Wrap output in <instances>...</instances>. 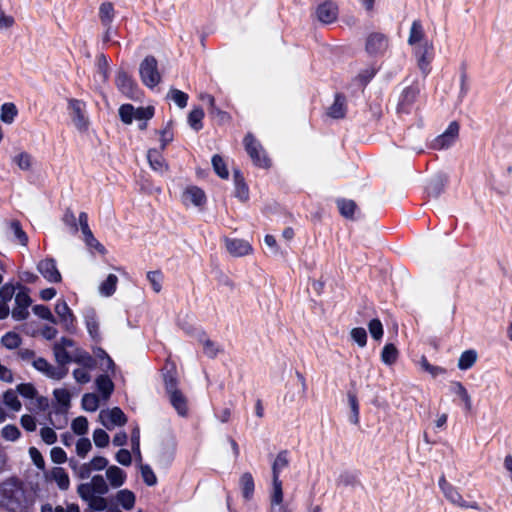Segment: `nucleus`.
Segmentation results:
<instances>
[{"instance_id": "f257e3e1", "label": "nucleus", "mask_w": 512, "mask_h": 512, "mask_svg": "<svg viewBox=\"0 0 512 512\" xmlns=\"http://www.w3.org/2000/svg\"><path fill=\"white\" fill-rule=\"evenodd\" d=\"M0 503L8 512H27L29 502L21 482L9 478L0 483Z\"/></svg>"}, {"instance_id": "f03ea898", "label": "nucleus", "mask_w": 512, "mask_h": 512, "mask_svg": "<svg viewBox=\"0 0 512 512\" xmlns=\"http://www.w3.org/2000/svg\"><path fill=\"white\" fill-rule=\"evenodd\" d=\"M71 360L72 359L69 357V354H57V366L49 364L43 358L36 359L33 362V365L37 370L45 373L48 377L59 380L63 378L67 373V370L64 367L65 363Z\"/></svg>"}, {"instance_id": "7ed1b4c3", "label": "nucleus", "mask_w": 512, "mask_h": 512, "mask_svg": "<svg viewBox=\"0 0 512 512\" xmlns=\"http://www.w3.org/2000/svg\"><path fill=\"white\" fill-rule=\"evenodd\" d=\"M68 113L75 128L80 132L88 130L90 121L86 113L85 102L71 98L68 100Z\"/></svg>"}, {"instance_id": "20e7f679", "label": "nucleus", "mask_w": 512, "mask_h": 512, "mask_svg": "<svg viewBox=\"0 0 512 512\" xmlns=\"http://www.w3.org/2000/svg\"><path fill=\"white\" fill-rule=\"evenodd\" d=\"M244 147L253 163L261 168H268L270 160L260 142L252 134H247L243 140Z\"/></svg>"}, {"instance_id": "39448f33", "label": "nucleus", "mask_w": 512, "mask_h": 512, "mask_svg": "<svg viewBox=\"0 0 512 512\" xmlns=\"http://www.w3.org/2000/svg\"><path fill=\"white\" fill-rule=\"evenodd\" d=\"M413 56L416 59L417 66L424 76L431 71V63L434 59V45L432 42L412 48Z\"/></svg>"}, {"instance_id": "423d86ee", "label": "nucleus", "mask_w": 512, "mask_h": 512, "mask_svg": "<svg viewBox=\"0 0 512 512\" xmlns=\"http://www.w3.org/2000/svg\"><path fill=\"white\" fill-rule=\"evenodd\" d=\"M139 72L143 84L149 88L155 87L161 80L157 60L152 56H148L142 61Z\"/></svg>"}, {"instance_id": "0eeeda50", "label": "nucleus", "mask_w": 512, "mask_h": 512, "mask_svg": "<svg viewBox=\"0 0 512 512\" xmlns=\"http://www.w3.org/2000/svg\"><path fill=\"white\" fill-rule=\"evenodd\" d=\"M98 420L108 430L124 426L128 421L126 415L119 407L101 410Z\"/></svg>"}, {"instance_id": "6e6552de", "label": "nucleus", "mask_w": 512, "mask_h": 512, "mask_svg": "<svg viewBox=\"0 0 512 512\" xmlns=\"http://www.w3.org/2000/svg\"><path fill=\"white\" fill-rule=\"evenodd\" d=\"M78 220L81 232L83 234V240L86 246L92 252L96 251L101 255H105L107 252L106 248L94 237L93 232L89 227L88 214L86 212H81L78 216Z\"/></svg>"}, {"instance_id": "1a4fd4ad", "label": "nucleus", "mask_w": 512, "mask_h": 512, "mask_svg": "<svg viewBox=\"0 0 512 512\" xmlns=\"http://www.w3.org/2000/svg\"><path fill=\"white\" fill-rule=\"evenodd\" d=\"M166 390L169 394V399L173 407L177 410L178 414L185 416L187 414V400L180 390L176 387V381L173 378L166 380Z\"/></svg>"}, {"instance_id": "9d476101", "label": "nucleus", "mask_w": 512, "mask_h": 512, "mask_svg": "<svg viewBox=\"0 0 512 512\" xmlns=\"http://www.w3.org/2000/svg\"><path fill=\"white\" fill-rule=\"evenodd\" d=\"M109 492V485L102 475H94L89 482L77 487L78 494L105 495Z\"/></svg>"}, {"instance_id": "9b49d317", "label": "nucleus", "mask_w": 512, "mask_h": 512, "mask_svg": "<svg viewBox=\"0 0 512 512\" xmlns=\"http://www.w3.org/2000/svg\"><path fill=\"white\" fill-rule=\"evenodd\" d=\"M31 302V298L26 290L22 289L16 293L15 306L11 311L12 318L17 321L26 319L29 315L28 309Z\"/></svg>"}, {"instance_id": "f8f14e48", "label": "nucleus", "mask_w": 512, "mask_h": 512, "mask_svg": "<svg viewBox=\"0 0 512 512\" xmlns=\"http://www.w3.org/2000/svg\"><path fill=\"white\" fill-rule=\"evenodd\" d=\"M39 273L50 283H59L62 280L56 262L52 258H45L37 265Z\"/></svg>"}, {"instance_id": "ddd939ff", "label": "nucleus", "mask_w": 512, "mask_h": 512, "mask_svg": "<svg viewBox=\"0 0 512 512\" xmlns=\"http://www.w3.org/2000/svg\"><path fill=\"white\" fill-rule=\"evenodd\" d=\"M459 125L457 122H451L443 134L438 136L433 142V148L446 149L450 147L458 138Z\"/></svg>"}, {"instance_id": "4468645a", "label": "nucleus", "mask_w": 512, "mask_h": 512, "mask_svg": "<svg viewBox=\"0 0 512 512\" xmlns=\"http://www.w3.org/2000/svg\"><path fill=\"white\" fill-rule=\"evenodd\" d=\"M439 486L441 488V490L443 491V493L445 494L446 498L451 501L453 504H457L461 507H468V508H471V509H478V504L477 503H471V504H468L466 503L462 496L459 494V492L452 486L450 485L446 479L444 477H442L439 481Z\"/></svg>"}, {"instance_id": "2eb2a0df", "label": "nucleus", "mask_w": 512, "mask_h": 512, "mask_svg": "<svg viewBox=\"0 0 512 512\" xmlns=\"http://www.w3.org/2000/svg\"><path fill=\"white\" fill-rule=\"evenodd\" d=\"M225 247L227 251L234 257H243L253 252L251 244L243 239L226 238Z\"/></svg>"}, {"instance_id": "dca6fc26", "label": "nucleus", "mask_w": 512, "mask_h": 512, "mask_svg": "<svg viewBox=\"0 0 512 512\" xmlns=\"http://www.w3.org/2000/svg\"><path fill=\"white\" fill-rule=\"evenodd\" d=\"M388 49L387 38L380 33L370 34L366 42V50L371 55H382Z\"/></svg>"}, {"instance_id": "f3484780", "label": "nucleus", "mask_w": 512, "mask_h": 512, "mask_svg": "<svg viewBox=\"0 0 512 512\" xmlns=\"http://www.w3.org/2000/svg\"><path fill=\"white\" fill-rule=\"evenodd\" d=\"M182 201L185 205L192 204L196 207H202L206 203L205 192L197 186H188L182 194Z\"/></svg>"}, {"instance_id": "a211bd4d", "label": "nucleus", "mask_w": 512, "mask_h": 512, "mask_svg": "<svg viewBox=\"0 0 512 512\" xmlns=\"http://www.w3.org/2000/svg\"><path fill=\"white\" fill-rule=\"evenodd\" d=\"M55 313L59 318V322L67 329L74 326L75 317L72 310L64 300H57L55 305Z\"/></svg>"}, {"instance_id": "6ab92c4d", "label": "nucleus", "mask_w": 512, "mask_h": 512, "mask_svg": "<svg viewBox=\"0 0 512 512\" xmlns=\"http://www.w3.org/2000/svg\"><path fill=\"white\" fill-rule=\"evenodd\" d=\"M74 361L85 366L74 370L73 376L75 380L81 384L88 383L91 378L87 368H93L97 364V361L92 360L90 357L86 358L83 356L77 357Z\"/></svg>"}, {"instance_id": "aec40b11", "label": "nucleus", "mask_w": 512, "mask_h": 512, "mask_svg": "<svg viewBox=\"0 0 512 512\" xmlns=\"http://www.w3.org/2000/svg\"><path fill=\"white\" fill-rule=\"evenodd\" d=\"M116 85L126 96L135 98L137 96V87L133 79L126 72H119L116 76Z\"/></svg>"}, {"instance_id": "412c9836", "label": "nucleus", "mask_w": 512, "mask_h": 512, "mask_svg": "<svg viewBox=\"0 0 512 512\" xmlns=\"http://www.w3.org/2000/svg\"><path fill=\"white\" fill-rule=\"evenodd\" d=\"M430 41L427 39L425 30L420 21L415 20L410 28L408 44L414 48L415 46L423 45L424 43H429Z\"/></svg>"}, {"instance_id": "4be33fe9", "label": "nucleus", "mask_w": 512, "mask_h": 512, "mask_svg": "<svg viewBox=\"0 0 512 512\" xmlns=\"http://www.w3.org/2000/svg\"><path fill=\"white\" fill-rule=\"evenodd\" d=\"M95 386L98 395L102 398L103 403H107L114 391V383L106 375H100L95 379Z\"/></svg>"}, {"instance_id": "5701e85b", "label": "nucleus", "mask_w": 512, "mask_h": 512, "mask_svg": "<svg viewBox=\"0 0 512 512\" xmlns=\"http://www.w3.org/2000/svg\"><path fill=\"white\" fill-rule=\"evenodd\" d=\"M47 480L54 481L59 489L67 490L70 486V479L62 467H54L45 475Z\"/></svg>"}, {"instance_id": "b1692460", "label": "nucleus", "mask_w": 512, "mask_h": 512, "mask_svg": "<svg viewBox=\"0 0 512 512\" xmlns=\"http://www.w3.org/2000/svg\"><path fill=\"white\" fill-rule=\"evenodd\" d=\"M337 15L338 8L334 3L325 2L317 8V17L323 23H332L336 20Z\"/></svg>"}, {"instance_id": "393cba45", "label": "nucleus", "mask_w": 512, "mask_h": 512, "mask_svg": "<svg viewBox=\"0 0 512 512\" xmlns=\"http://www.w3.org/2000/svg\"><path fill=\"white\" fill-rule=\"evenodd\" d=\"M147 159L150 167L159 173H164L168 170V165L162 155V152L157 149H149Z\"/></svg>"}, {"instance_id": "a878e982", "label": "nucleus", "mask_w": 512, "mask_h": 512, "mask_svg": "<svg viewBox=\"0 0 512 512\" xmlns=\"http://www.w3.org/2000/svg\"><path fill=\"white\" fill-rule=\"evenodd\" d=\"M106 478L112 488H119L126 480V473L118 466L112 465L106 469Z\"/></svg>"}, {"instance_id": "bb28decb", "label": "nucleus", "mask_w": 512, "mask_h": 512, "mask_svg": "<svg viewBox=\"0 0 512 512\" xmlns=\"http://www.w3.org/2000/svg\"><path fill=\"white\" fill-rule=\"evenodd\" d=\"M79 497L85 501L89 508L94 511H104L107 506V500L103 497V495H94V494H78Z\"/></svg>"}, {"instance_id": "cd10ccee", "label": "nucleus", "mask_w": 512, "mask_h": 512, "mask_svg": "<svg viewBox=\"0 0 512 512\" xmlns=\"http://www.w3.org/2000/svg\"><path fill=\"white\" fill-rule=\"evenodd\" d=\"M85 323L89 335L94 341H99L101 338L99 321L94 311H89L85 315Z\"/></svg>"}, {"instance_id": "c85d7f7f", "label": "nucleus", "mask_w": 512, "mask_h": 512, "mask_svg": "<svg viewBox=\"0 0 512 512\" xmlns=\"http://www.w3.org/2000/svg\"><path fill=\"white\" fill-rule=\"evenodd\" d=\"M118 285V277L115 274H109L99 285V293L104 297L112 296Z\"/></svg>"}, {"instance_id": "c756f323", "label": "nucleus", "mask_w": 512, "mask_h": 512, "mask_svg": "<svg viewBox=\"0 0 512 512\" xmlns=\"http://www.w3.org/2000/svg\"><path fill=\"white\" fill-rule=\"evenodd\" d=\"M99 19L104 26H110L115 17V8L111 2H103L99 6Z\"/></svg>"}, {"instance_id": "7c9ffc66", "label": "nucleus", "mask_w": 512, "mask_h": 512, "mask_svg": "<svg viewBox=\"0 0 512 512\" xmlns=\"http://www.w3.org/2000/svg\"><path fill=\"white\" fill-rule=\"evenodd\" d=\"M18 115V109L12 102L2 104L0 108V120L5 124H12Z\"/></svg>"}, {"instance_id": "2f4dec72", "label": "nucleus", "mask_w": 512, "mask_h": 512, "mask_svg": "<svg viewBox=\"0 0 512 512\" xmlns=\"http://www.w3.org/2000/svg\"><path fill=\"white\" fill-rule=\"evenodd\" d=\"M102 402V398L96 393H86L82 397V408L88 412H95Z\"/></svg>"}, {"instance_id": "473e14b6", "label": "nucleus", "mask_w": 512, "mask_h": 512, "mask_svg": "<svg viewBox=\"0 0 512 512\" xmlns=\"http://www.w3.org/2000/svg\"><path fill=\"white\" fill-rule=\"evenodd\" d=\"M235 182V196L242 202H246L249 199V189L245 184L243 177L239 172L234 174Z\"/></svg>"}, {"instance_id": "72a5a7b5", "label": "nucleus", "mask_w": 512, "mask_h": 512, "mask_svg": "<svg viewBox=\"0 0 512 512\" xmlns=\"http://www.w3.org/2000/svg\"><path fill=\"white\" fill-rule=\"evenodd\" d=\"M345 113V98L341 95H336L334 103L328 110V115L332 118L338 119L344 117Z\"/></svg>"}, {"instance_id": "f704fd0d", "label": "nucleus", "mask_w": 512, "mask_h": 512, "mask_svg": "<svg viewBox=\"0 0 512 512\" xmlns=\"http://www.w3.org/2000/svg\"><path fill=\"white\" fill-rule=\"evenodd\" d=\"M117 502L126 510H131L135 504V495L132 491L123 489L116 493Z\"/></svg>"}, {"instance_id": "c9c22d12", "label": "nucleus", "mask_w": 512, "mask_h": 512, "mask_svg": "<svg viewBox=\"0 0 512 512\" xmlns=\"http://www.w3.org/2000/svg\"><path fill=\"white\" fill-rule=\"evenodd\" d=\"M40 512H80L77 504L71 503L62 505H52L50 503L43 504L40 508Z\"/></svg>"}, {"instance_id": "e433bc0d", "label": "nucleus", "mask_w": 512, "mask_h": 512, "mask_svg": "<svg viewBox=\"0 0 512 512\" xmlns=\"http://www.w3.org/2000/svg\"><path fill=\"white\" fill-rule=\"evenodd\" d=\"M418 91L415 88L409 87L403 91L401 96V100L399 103V108L403 111H407L408 107L415 101L417 98Z\"/></svg>"}, {"instance_id": "4c0bfd02", "label": "nucleus", "mask_w": 512, "mask_h": 512, "mask_svg": "<svg viewBox=\"0 0 512 512\" xmlns=\"http://www.w3.org/2000/svg\"><path fill=\"white\" fill-rule=\"evenodd\" d=\"M203 118L204 111L201 108H195L188 115V123L191 126V128L198 131L203 127Z\"/></svg>"}, {"instance_id": "58836bf2", "label": "nucleus", "mask_w": 512, "mask_h": 512, "mask_svg": "<svg viewBox=\"0 0 512 512\" xmlns=\"http://www.w3.org/2000/svg\"><path fill=\"white\" fill-rule=\"evenodd\" d=\"M3 403L12 411H19L22 407L21 402L19 401L16 392L12 390H8L3 395Z\"/></svg>"}, {"instance_id": "ea45409f", "label": "nucleus", "mask_w": 512, "mask_h": 512, "mask_svg": "<svg viewBox=\"0 0 512 512\" xmlns=\"http://www.w3.org/2000/svg\"><path fill=\"white\" fill-rule=\"evenodd\" d=\"M147 280L155 293H159L162 290L163 274L161 271H149L147 273Z\"/></svg>"}, {"instance_id": "a19ab883", "label": "nucleus", "mask_w": 512, "mask_h": 512, "mask_svg": "<svg viewBox=\"0 0 512 512\" xmlns=\"http://www.w3.org/2000/svg\"><path fill=\"white\" fill-rule=\"evenodd\" d=\"M337 205L341 215L346 218L353 217L356 210V204L353 201L341 199L337 201Z\"/></svg>"}, {"instance_id": "79ce46f5", "label": "nucleus", "mask_w": 512, "mask_h": 512, "mask_svg": "<svg viewBox=\"0 0 512 512\" xmlns=\"http://www.w3.org/2000/svg\"><path fill=\"white\" fill-rule=\"evenodd\" d=\"M168 97L179 107L185 108L188 102V95L178 89H171L168 93Z\"/></svg>"}, {"instance_id": "37998d69", "label": "nucleus", "mask_w": 512, "mask_h": 512, "mask_svg": "<svg viewBox=\"0 0 512 512\" xmlns=\"http://www.w3.org/2000/svg\"><path fill=\"white\" fill-rule=\"evenodd\" d=\"M160 147L161 151L165 150L168 144H170L174 139L173 128L170 123H168L160 132Z\"/></svg>"}, {"instance_id": "c03bdc74", "label": "nucleus", "mask_w": 512, "mask_h": 512, "mask_svg": "<svg viewBox=\"0 0 512 512\" xmlns=\"http://www.w3.org/2000/svg\"><path fill=\"white\" fill-rule=\"evenodd\" d=\"M2 344L6 349L13 350L18 348L21 339L20 336L15 332H8L2 337Z\"/></svg>"}, {"instance_id": "a18cd8bd", "label": "nucleus", "mask_w": 512, "mask_h": 512, "mask_svg": "<svg viewBox=\"0 0 512 512\" xmlns=\"http://www.w3.org/2000/svg\"><path fill=\"white\" fill-rule=\"evenodd\" d=\"M212 165H213L215 172L217 173V175L219 177H221L223 179L228 178L229 172H228L226 164L221 156L214 155L212 158Z\"/></svg>"}, {"instance_id": "49530a36", "label": "nucleus", "mask_w": 512, "mask_h": 512, "mask_svg": "<svg viewBox=\"0 0 512 512\" xmlns=\"http://www.w3.org/2000/svg\"><path fill=\"white\" fill-rule=\"evenodd\" d=\"M72 431L77 435H85L88 431V420L86 417L79 416L71 423Z\"/></svg>"}, {"instance_id": "de8ad7c7", "label": "nucleus", "mask_w": 512, "mask_h": 512, "mask_svg": "<svg viewBox=\"0 0 512 512\" xmlns=\"http://www.w3.org/2000/svg\"><path fill=\"white\" fill-rule=\"evenodd\" d=\"M154 116V107H138L134 108V120L148 121Z\"/></svg>"}, {"instance_id": "09e8293b", "label": "nucleus", "mask_w": 512, "mask_h": 512, "mask_svg": "<svg viewBox=\"0 0 512 512\" xmlns=\"http://www.w3.org/2000/svg\"><path fill=\"white\" fill-rule=\"evenodd\" d=\"M63 223L70 229L72 233H77L78 231V218H76L75 214L72 210L67 209L62 218Z\"/></svg>"}, {"instance_id": "8fccbe9b", "label": "nucleus", "mask_w": 512, "mask_h": 512, "mask_svg": "<svg viewBox=\"0 0 512 512\" xmlns=\"http://www.w3.org/2000/svg\"><path fill=\"white\" fill-rule=\"evenodd\" d=\"M283 501L282 483L276 477H273V493L271 502L272 505H280Z\"/></svg>"}, {"instance_id": "3c124183", "label": "nucleus", "mask_w": 512, "mask_h": 512, "mask_svg": "<svg viewBox=\"0 0 512 512\" xmlns=\"http://www.w3.org/2000/svg\"><path fill=\"white\" fill-rule=\"evenodd\" d=\"M351 339L358 344L360 348L364 347L367 341V332L364 328H353L350 332Z\"/></svg>"}, {"instance_id": "603ef678", "label": "nucleus", "mask_w": 512, "mask_h": 512, "mask_svg": "<svg viewBox=\"0 0 512 512\" xmlns=\"http://www.w3.org/2000/svg\"><path fill=\"white\" fill-rule=\"evenodd\" d=\"M21 435L20 430L15 425H6L1 430V436L7 441H16Z\"/></svg>"}, {"instance_id": "864d4df0", "label": "nucleus", "mask_w": 512, "mask_h": 512, "mask_svg": "<svg viewBox=\"0 0 512 512\" xmlns=\"http://www.w3.org/2000/svg\"><path fill=\"white\" fill-rule=\"evenodd\" d=\"M454 392L464 402L466 409L471 410V408H472L471 398H470L467 390L464 388V386L461 383L457 382L454 384Z\"/></svg>"}, {"instance_id": "5fc2aeb1", "label": "nucleus", "mask_w": 512, "mask_h": 512, "mask_svg": "<svg viewBox=\"0 0 512 512\" xmlns=\"http://www.w3.org/2000/svg\"><path fill=\"white\" fill-rule=\"evenodd\" d=\"M16 391L25 398L34 399L37 396V390L31 383L19 384Z\"/></svg>"}, {"instance_id": "6e6d98bb", "label": "nucleus", "mask_w": 512, "mask_h": 512, "mask_svg": "<svg viewBox=\"0 0 512 512\" xmlns=\"http://www.w3.org/2000/svg\"><path fill=\"white\" fill-rule=\"evenodd\" d=\"M288 465V459L285 453H280L276 457L274 463H273V477H276V479H279V473L282 469L287 467Z\"/></svg>"}, {"instance_id": "4d7b16f0", "label": "nucleus", "mask_w": 512, "mask_h": 512, "mask_svg": "<svg viewBox=\"0 0 512 512\" xmlns=\"http://www.w3.org/2000/svg\"><path fill=\"white\" fill-rule=\"evenodd\" d=\"M119 115L125 124H131L134 120V107L131 104H124L119 108Z\"/></svg>"}, {"instance_id": "13d9d810", "label": "nucleus", "mask_w": 512, "mask_h": 512, "mask_svg": "<svg viewBox=\"0 0 512 512\" xmlns=\"http://www.w3.org/2000/svg\"><path fill=\"white\" fill-rule=\"evenodd\" d=\"M10 229L19 241V243L25 246L28 242V237L26 233L22 230L20 223L18 221H12L10 223Z\"/></svg>"}, {"instance_id": "bf43d9fd", "label": "nucleus", "mask_w": 512, "mask_h": 512, "mask_svg": "<svg viewBox=\"0 0 512 512\" xmlns=\"http://www.w3.org/2000/svg\"><path fill=\"white\" fill-rule=\"evenodd\" d=\"M93 441L97 447L104 448L109 444V435L103 429H96L93 432Z\"/></svg>"}, {"instance_id": "052dcab7", "label": "nucleus", "mask_w": 512, "mask_h": 512, "mask_svg": "<svg viewBox=\"0 0 512 512\" xmlns=\"http://www.w3.org/2000/svg\"><path fill=\"white\" fill-rule=\"evenodd\" d=\"M14 162L18 165V167L22 170H29L32 165V159L31 156L26 153L22 152L14 157Z\"/></svg>"}, {"instance_id": "680f3d73", "label": "nucleus", "mask_w": 512, "mask_h": 512, "mask_svg": "<svg viewBox=\"0 0 512 512\" xmlns=\"http://www.w3.org/2000/svg\"><path fill=\"white\" fill-rule=\"evenodd\" d=\"M91 448L92 444L88 438H80L76 443V453L81 458H84Z\"/></svg>"}, {"instance_id": "e2e57ef3", "label": "nucleus", "mask_w": 512, "mask_h": 512, "mask_svg": "<svg viewBox=\"0 0 512 512\" xmlns=\"http://www.w3.org/2000/svg\"><path fill=\"white\" fill-rule=\"evenodd\" d=\"M241 484L245 498H249L254 489L253 478L250 474L246 473L241 477Z\"/></svg>"}, {"instance_id": "0e129e2a", "label": "nucleus", "mask_w": 512, "mask_h": 512, "mask_svg": "<svg viewBox=\"0 0 512 512\" xmlns=\"http://www.w3.org/2000/svg\"><path fill=\"white\" fill-rule=\"evenodd\" d=\"M369 332L375 340H379L383 336V326L380 320L373 319L369 322Z\"/></svg>"}, {"instance_id": "69168bd1", "label": "nucleus", "mask_w": 512, "mask_h": 512, "mask_svg": "<svg viewBox=\"0 0 512 512\" xmlns=\"http://www.w3.org/2000/svg\"><path fill=\"white\" fill-rule=\"evenodd\" d=\"M40 436H41V439L48 445H52L57 441V434L50 427L41 428Z\"/></svg>"}, {"instance_id": "338daca9", "label": "nucleus", "mask_w": 512, "mask_h": 512, "mask_svg": "<svg viewBox=\"0 0 512 512\" xmlns=\"http://www.w3.org/2000/svg\"><path fill=\"white\" fill-rule=\"evenodd\" d=\"M140 470L142 478L147 485L152 486L156 484L157 478L148 465H141Z\"/></svg>"}, {"instance_id": "774afa93", "label": "nucleus", "mask_w": 512, "mask_h": 512, "mask_svg": "<svg viewBox=\"0 0 512 512\" xmlns=\"http://www.w3.org/2000/svg\"><path fill=\"white\" fill-rule=\"evenodd\" d=\"M54 397L57 400V402L65 407H68L70 405V399L71 395L66 389H55Z\"/></svg>"}]
</instances>
